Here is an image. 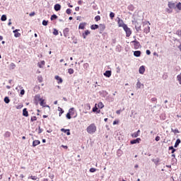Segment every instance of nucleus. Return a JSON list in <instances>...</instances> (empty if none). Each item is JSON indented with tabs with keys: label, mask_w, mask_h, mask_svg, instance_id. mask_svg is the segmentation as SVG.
<instances>
[{
	"label": "nucleus",
	"mask_w": 181,
	"mask_h": 181,
	"mask_svg": "<svg viewBox=\"0 0 181 181\" xmlns=\"http://www.w3.org/2000/svg\"><path fill=\"white\" fill-rule=\"evenodd\" d=\"M95 131H97V127L94 123L90 124L87 128H86V132L88 134H93L95 133Z\"/></svg>",
	"instance_id": "f257e3e1"
},
{
	"label": "nucleus",
	"mask_w": 181,
	"mask_h": 181,
	"mask_svg": "<svg viewBox=\"0 0 181 181\" xmlns=\"http://www.w3.org/2000/svg\"><path fill=\"white\" fill-rule=\"evenodd\" d=\"M123 29L126 33L127 37H129V36L132 35V31L131 30V28H128V25L124 26Z\"/></svg>",
	"instance_id": "f03ea898"
},
{
	"label": "nucleus",
	"mask_w": 181,
	"mask_h": 181,
	"mask_svg": "<svg viewBox=\"0 0 181 181\" xmlns=\"http://www.w3.org/2000/svg\"><path fill=\"white\" fill-rule=\"evenodd\" d=\"M130 43L134 46V49H136V50L141 47V43H139L136 40L132 41Z\"/></svg>",
	"instance_id": "7ed1b4c3"
},
{
	"label": "nucleus",
	"mask_w": 181,
	"mask_h": 181,
	"mask_svg": "<svg viewBox=\"0 0 181 181\" xmlns=\"http://www.w3.org/2000/svg\"><path fill=\"white\" fill-rule=\"evenodd\" d=\"M117 23L119 28H124V26L127 25V24L124 23V21H122L121 18H117Z\"/></svg>",
	"instance_id": "20e7f679"
},
{
	"label": "nucleus",
	"mask_w": 181,
	"mask_h": 181,
	"mask_svg": "<svg viewBox=\"0 0 181 181\" xmlns=\"http://www.w3.org/2000/svg\"><path fill=\"white\" fill-rule=\"evenodd\" d=\"M144 33H149V32H151V27H149V25H148V23H146L145 24H144Z\"/></svg>",
	"instance_id": "39448f33"
},
{
	"label": "nucleus",
	"mask_w": 181,
	"mask_h": 181,
	"mask_svg": "<svg viewBox=\"0 0 181 181\" xmlns=\"http://www.w3.org/2000/svg\"><path fill=\"white\" fill-rule=\"evenodd\" d=\"M70 30L69 29V28H66L64 30V36L65 37H69V36H70Z\"/></svg>",
	"instance_id": "423d86ee"
},
{
	"label": "nucleus",
	"mask_w": 181,
	"mask_h": 181,
	"mask_svg": "<svg viewBox=\"0 0 181 181\" xmlns=\"http://www.w3.org/2000/svg\"><path fill=\"white\" fill-rule=\"evenodd\" d=\"M141 142V138H137L130 141L131 145H135V144H139Z\"/></svg>",
	"instance_id": "0eeeda50"
},
{
	"label": "nucleus",
	"mask_w": 181,
	"mask_h": 181,
	"mask_svg": "<svg viewBox=\"0 0 181 181\" xmlns=\"http://www.w3.org/2000/svg\"><path fill=\"white\" fill-rule=\"evenodd\" d=\"M134 25H135V29L136 32L141 31V24H139V23L135 22Z\"/></svg>",
	"instance_id": "6e6552de"
},
{
	"label": "nucleus",
	"mask_w": 181,
	"mask_h": 181,
	"mask_svg": "<svg viewBox=\"0 0 181 181\" xmlns=\"http://www.w3.org/2000/svg\"><path fill=\"white\" fill-rule=\"evenodd\" d=\"M144 83H141L139 80H138L136 84V88H144Z\"/></svg>",
	"instance_id": "1a4fd4ad"
},
{
	"label": "nucleus",
	"mask_w": 181,
	"mask_h": 181,
	"mask_svg": "<svg viewBox=\"0 0 181 181\" xmlns=\"http://www.w3.org/2000/svg\"><path fill=\"white\" fill-rule=\"evenodd\" d=\"M54 9L57 12H59V11H60V9H62V6L60 4H57L54 6Z\"/></svg>",
	"instance_id": "9d476101"
},
{
	"label": "nucleus",
	"mask_w": 181,
	"mask_h": 181,
	"mask_svg": "<svg viewBox=\"0 0 181 181\" xmlns=\"http://www.w3.org/2000/svg\"><path fill=\"white\" fill-rule=\"evenodd\" d=\"M19 30H21L16 29V30H14L13 31V33H14L15 37H21V33H18Z\"/></svg>",
	"instance_id": "9b49d317"
},
{
	"label": "nucleus",
	"mask_w": 181,
	"mask_h": 181,
	"mask_svg": "<svg viewBox=\"0 0 181 181\" xmlns=\"http://www.w3.org/2000/svg\"><path fill=\"white\" fill-rule=\"evenodd\" d=\"M139 74H144V73H145V66H141L139 67Z\"/></svg>",
	"instance_id": "f8f14e48"
},
{
	"label": "nucleus",
	"mask_w": 181,
	"mask_h": 181,
	"mask_svg": "<svg viewBox=\"0 0 181 181\" xmlns=\"http://www.w3.org/2000/svg\"><path fill=\"white\" fill-rule=\"evenodd\" d=\"M168 8H170V9H175L176 4H175V3L170 1V2H168Z\"/></svg>",
	"instance_id": "ddd939ff"
},
{
	"label": "nucleus",
	"mask_w": 181,
	"mask_h": 181,
	"mask_svg": "<svg viewBox=\"0 0 181 181\" xmlns=\"http://www.w3.org/2000/svg\"><path fill=\"white\" fill-rule=\"evenodd\" d=\"M141 134V130H138L137 132L133 133L132 134V138H138V136Z\"/></svg>",
	"instance_id": "4468645a"
},
{
	"label": "nucleus",
	"mask_w": 181,
	"mask_h": 181,
	"mask_svg": "<svg viewBox=\"0 0 181 181\" xmlns=\"http://www.w3.org/2000/svg\"><path fill=\"white\" fill-rule=\"evenodd\" d=\"M88 35H90V31L88 30H86L84 33L82 34V36L83 37V39H86L87 36H88Z\"/></svg>",
	"instance_id": "2eb2a0df"
},
{
	"label": "nucleus",
	"mask_w": 181,
	"mask_h": 181,
	"mask_svg": "<svg viewBox=\"0 0 181 181\" xmlns=\"http://www.w3.org/2000/svg\"><path fill=\"white\" fill-rule=\"evenodd\" d=\"M99 29L100 30V33H101L102 32H104V30H105V25L100 24Z\"/></svg>",
	"instance_id": "dca6fc26"
},
{
	"label": "nucleus",
	"mask_w": 181,
	"mask_h": 181,
	"mask_svg": "<svg viewBox=\"0 0 181 181\" xmlns=\"http://www.w3.org/2000/svg\"><path fill=\"white\" fill-rule=\"evenodd\" d=\"M23 117H29V112H28V109L24 108L23 110Z\"/></svg>",
	"instance_id": "f3484780"
},
{
	"label": "nucleus",
	"mask_w": 181,
	"mask_h": 181,
	"mask_svg": "<svg viewBox=\"0 0 181 181\" xmlns=\"http://www.w3.org/2000/svg\"><path fill=\"white\" fill-rule=\"evenodd\" d=\"M37 145H40V141L39 140H35L33 142V146H37Z\"/></svg>",
	"instance_id": "a211bd4d"
},
{
	"label": "nucleus",
	"mask_w": 181,
	"mask_h": 181,
	"mask_svg": "<svg viewBox=\"0 0 181 181\" xmlns=\"http://www.w3.org/2000/svg\"><path fill=\"white\" fill-rule=\"evenodd\" d=\"M62 132H64L66 135H70V129H61Z\"/></svg>",
	"instance_id": "6ab92c4d"
},
{
	"label": "nucleus",
	"mask_w": 181,
	"mask_h": 181,
	"mask_svg": "<svg viewBox=\"0 0 181 181\" xmlns=\"http://www.w3.org/2000/svg\"><path fill=\"white\" fill-rule=\"evenodd\" d=\"M141 51H134V56H135V57H139L141 56Z\"/></svg>",
	"instance_id": "aec40b11"
},
{
	"label": "nucleus",
	"mask_w": 181,
	"mask_h": 181,
	"mask_svg": "<svg viewBox=\"0 0 181 181\" xmlns=\"http://www.w3.org/2000/svg\"><path fill=\"white\" fill-rule=\"evenodd\" d=\"M180 142H181L180 139H177L174 145V148H177V146H179V144H180Z\"/></svg>",
	"instance_id": "412c9836"
},
{
	"label": "nucleus",
	"mask_w": 181,
	"mask_h": 181,
	"mask_svg": "<svg viewBox=\"0 0 181 181\" xmlns=\"http://www.w3.org/2000/svg\"><path fill=\"white\" fill-rule=\"evenodd\" d=\"M104 76H105V77H111V71H106L104 73Z\"/></svg>",
	"instance_id": "4be33fe9"
},
{
	"label": "nucleus",
	"mask_w": 181,
	"mask_h": 181,
	"mask_svg": "<svg viewBox=\"0 0 181 181\" xmlns=\"http://www.w3.org/2000/svg\"><path fill=\"white\" fill-rule=\"evenodd\" d=\"M39 101H40V105H41V107H45V104H46L45 100L40 98Z\"/></svg>",
	"instance_id": "5701e85b"
},
{
	"label": "nucleus",
	"mask_w": 181,
	"mask_h": 181,
	"mask_svg": "<svg viewBox=\"0 0 181 181\" xmlns=\"http://www.w3.org/2000/svg\"><path fill=\"white\" fill-rule=\"evenodd\" d=\"M69 112L71 115H74L76 110H74V107H71L69 110Z\"/></svg>",
	"instance_id": "b1692460"
},
{
	"label": "nucleus",
	"mask_w": 181,
	"mask_h": 181,
	"mask_svg": "<svg viewBox=\"0 0 181 181\" xmlns=\"http://www.w3.org/2000/svg\"><path fill=\"white\" fill-rule=\"evenodd\" d=\"M98 28H99V26H98V25H97V24L92 25L90 26V29H91L92 30H95V29H98Z\"/></svg>",
	"instance_id": "393cba45"
},
{
	"label": "nucleus",
	"mask_w": 181,
	"mask_h": 181,
	"mask_svg": "<svg viewBox=\"0 0 181 181\" xmlns=\"http://www.w3.org/2000/svg\"><path fill=\"white\" fill-rule=\"evenodd\" d=\"M55 80H57L58 83H63V79H62V78H60L59 76H55Z\"/></svg>",
	"instance_id": "a878e982"
},
{
	"label": "nucleus",
	"mask_w": 181,
	"mask_h": 181,
	"mask_svg": "<svg viewBox=\"0 0 181 181\" xmlns=\"http://www.w3.org/2000/svg\"><path fill=\"white\" fill-rule=\"evenodd\" d=\"M37 65L40 67V69H42L43 66H45V61H41V62H39Z\"/></svg>",
	"instance_id": "bb28decb"
},
{
	"label": "nucleus",
	"mask_w": 181,
	"mask_h": 181,
	"mask_svg": "<svg viewBox=\"0 0 181 181\" xmlns=\"http://www.w3.org/2000/svg\"><path fill=\"white\" fill-rule=\"evenodd\" d=\"M4 103H6V104H9V103H11V100L9 99V97L6 96L4 98Z\"/></svg>",
	"instance_id": "cd10ccee"
},
{
	"label": "nucleus",
	"mask_w": 181,
	"mask_h": 181,
	"mask_svg": "<svg viewBox=\"0 0 181 181\" xmlns=\"http://www.w3.org/2000/svg\"><path fill=\"white\" fill-rule=\"evenodd\" d=\"M85 27H86V23H81L79 24L78 29H84Z\"/></svg>",
	"instance_id": "c85d7f7f"
},
{
	"label": "nucleus",
	"mask_w": 181,
	"mask_h": 181,
	"mask_svg": "<svg viewBox=\"0 0 181 181\" xmlns=\"http://www.w3.org/2000/svg\"><path fill=\"white\" fill-rule=\"evenodd\" d=\"M168 149L169 151H172L171 153H175V152H176V149L173 148V146H170Z\"/></svg>",
	"instance_id": "c756f323"
},
{
	"label": "nucleus",
	"mask_w": 181,
	"mask_h": 181,
	"mask_svg": "<svg viewBox=\"0 0 181 181\" xmlns=\"http://www.w3.org/2000/svg\"><path fill=\"white\" fill-rule=\"evenodd\" d=\"M168 149L169 151H172L171 153H175V152H176V149L173 148V146H170Z\"/></svg>",
	"instance_id": "7c9ffc66"
},
{
	"label": "nucleus",
	"mask_w": 181,
	"mask_h": 181,
	"mask_svg": "<svg viewBox=\"0 0 181 181\" xmlns=\"http://www.w3.org/2000/svg\"><path fill=\"white\" fill-rule=\"evenodd\" d=\"M168 149L169 151H172L171 153H175V152H176V149L173 148V146H170Z\"/></svg>",
	"instance_id": "2f4dec72"
},
{
	"label": "nucleus",
	"mask_w": 181,
	"mask_h": 181,
	"mask_svg": "<svg viewBox=\"0 0 181 181\" xmlns=\"http://www.w3.org/2000/svg\"><path fill=\"white\" fill-rule=\"evenodd\" d=\"M6 19H7L6 15L4 14L1 16V21H2V22H5V21H6Z\"/></svg>",
	"instance_id": "473e14b6"
},
{
	"label": "nucleus",
	"mask_w": 181,
	"mask_h": 181,
	"mask_svg": "<svg viewBox=\"0 0 181 181\" xmlns=\"http://www.w3.org/2000/svg\"><path fill=\"white\" fill-rule=\"evenodd\" d=\"M58 111H59V117H61L62 114H63V112H64L63 109L62 107H58Z\"/></svg>",
	"instance_id": "72a5a7b5"
},
{
	"label": "nucleus",
	"mask_w": 181,
	"mask_h": 181,
	"mask_svg": "<svg viewBox=\"0 0 181 181\" xmlns=\"http://www.w3.org/2000/svg\"><path fill=\"white\" fill-rule=\"evenodd\" d=\"M177 80L179 83V84H181V74L177 76Z\"/></svg>",
	"instance_id": "f704fd0d"
},
{
	"label": "nucleus",
	"mask_w": 181,
	"mask_h": 181,
	"mask_svg": "<svg viewBox=\"0 0 181 181\" xmlns=\"http://www.w3.org/2000/svg\"><path fill=\"white\" fill-rule=\"evenodd\" d=\"M98 108H100V109L104 108V104H103L102 102H100V103L98 104Z\"/></svg>",
	"instance_id": "c9c22d12"
},
{
	"label": "nucleus",
	"mask_w": 181,
	"mask_h": 181,
	"mask_svg": "<svg viewBox=\"0 0 181 181\" xmlns=\"http://www.w3.org/2000/svg\"><path fill=\"white\" fill-rule=\"evenodd\" d=\"M171 132H173L174 134H180V132L177 129H171Z\"/></svg>",
	"instance_id": "e433bc0d"
},
{
	"label": "nucleus",
	"mask_w": 181,
	"mask_h": 181,
	"mask_svg": "<svg viewBox=\"0 0 181 181\" xmlns=\"http://www.w3.org/2000/svg\"><path fill=\"white\" fill-rule=\"evenodd\" d=\"M50 19L51 21H54V19H57V16H56V14H53L52 16H51Z\"/></svg>",
	"instance_id": "4c0bfd02"
},
{
	"label": "nucleus",
	"mask_w": 181,
	"mask_h": 181,
	"mask_svg": "<svg viewBox=\"0 0 181 181\" xmlns=\"http://www.w3.org/2000/svg\"><path fill=\"white\" fill-rule=\"evenodd\" d=\"M68 73H69V74H73L74 73V69H71V68L69 69H68Z\"/></svg>",
	"instance_id": "58836bf2"
},
{
	"label": "nucleus",
	"mask_w": 181,
	"mask_h": 181,
	"mask_svg": "<svg viewBox=\"0 0 181 181\" xmlns=\"http://www.w3.org/2000/svg\"><path fill=\"white\" fill-rule=\"evenodd\" d=\"M4 136H6V138H9V136H11V132H6L4 134Z\"/></svg>",
	"instance_id": "ea45409f"
},
{
	"label": "nucleus",
	"mask_w": 181,
	"mask_h": 181,
	"mask_svg": "<svg viewBox=\"0 0 181 181\" xmlns=\"http://www.w3.org/2000/svg\"><path fill=\"white\" fill-rule=\"evenodd\" d=\"M115 17V13H112V12H110V18L111 19H114V18Z\"/></svg>",
	"instance_id": "a19ab883"
},
{
	"label": "nucleus",
	"mask_w": 181,
	"mask_h": 181,
	"mask_svg": "<svg viewBox=\"0 0 181 181\" xmlns=\"http://www.w3.org/2000/svg\"><path fill=\"white\" fill-rule=\"evenodd\" d=\"M95 21L96 22H98V21H101V17H100V16H96L95 17Z\"/></svg>",
	"instance_id": "79ce46f5"
},
{
	"label": "nucleus",
	"mask_w": 181,
	"mask_h": 181,
	"mask_svg": "<svg viewBox=\"0 0 181 181\" xmlns=\"http://www.w3.org/2000/svg\"><path fill=\"white\" fill-rule=\"evenodd\" d=\"M97 171V169L94 168H91L90 170H89V172H90V173H94V172H96Z\"/></svg>",
	"instance_id": "37998d69"
},
{
	"label": "nucleus",
	"mask_w": 181,
	"mask_h": 181,
	"mask_svg": "<svg viewBox=\"0 0 181 181\" xmlns=\"http://www.w3.org/2000/svg\"><path fill=\"white\" fill-rule=\"evenodd\" d=\"M176 8H177V9H178L179 11H181V3H180V2L178 3V4H177Z\"/></svg>",
	"instance_id": "c03bdc74"
},
{
	"label": "nucleus",
	"mask_w": 181,
	"mask_h": 181,
	"mask_svg": "<svg viewBox=\"0 0 181 181\" xmlns=\"http://www.w3.org/2000/svg\"><path fill=\"white\" fill-rule=\"evenodd\" d=\"M53 35L57 36V35H59V31L57 29H54Z\"/></svg>",
	"instance_id": "a18cd8bd"
},
{
	"label": "nucleus",
	"mask_w": 181,
	"mask_h": 181,
	"mask_svg": "<svg viewBox=\"0 0 181 181\" xmlns=\"http://www.w3.org/2000/svg\"><path fill=\"white\" fill-rule=\"evenodd\" d=\"M49 21H46V20H43L42 21V25L43 26H47V23Z\"/></svg>",
	"instance_id": "49530a36"
},
{
	"label": "nucleus",
	"mask_w": 181,
	"mask_h": 181,
	"mask_svg": "<svg viewBox=\"0 0 181 181\" xmlns=\"http://www.w3.org/2000/svg\"><path fill=\"white\" fill-rule=\"evenodd\" d=\"M176 35H177V36H179V37L181 38V30H177Z\"/></svg>",
	"instance_id": "de8ad7c7"
},
{
	"label": "nucleus",
	"mask_w": 181,
	"mask_h": 181,
	"mask_svg": "<svg viewBox=\"0 0 181 181\" xmlns=\"http://www.w3.org/2000/svg\"><path fill=\"white\" fill-rule=\"evenodd\" d=\"M37 119V117L36 116L32 117L30 119L31 122H33L34 121H36Z\"/></svg>",
	"instance_id": "09e8293b"
},
{
	"label": "nucleus",
	"mask_w": 181,
	"mask_h": 181,
	"mask_svg": "<svg viewBox=\"0 0 181 181\" xmlns=\"http://www.w3.org/2000/svg\"><path fill=\"white\" fill-rule=\"evenodd\" d=\"M86 108L88 110H91V106L90 105V104L88 103L86 105Z\"/></svg>",
	"instance_id": "8fccbe9b"
},
{
	"label": "nucleus",
	"mask_w": 181,
	"mask_h": 181,
	"mask_svg": "<svg viewBox=\"0 0 181 181\" xmlns=\"http://www.w3.org/2000/svg\"><path fill=\"white\" fill-rule=\"evenodd\" d=\"M66 118L68 119H71V115L69 113V112L66 114Z\"/></svg>",
	"instance_id": "3c124183"
},
{
	"label": "nucleus",
	"mask_w": 181,
	"mask_h": 181,
	"mask_svg": "<svg viewBox=\"0 0 181 181\" xmlns=\"http://www.w3.org/2000/svg\"><path fill=\"white\" fill-rule=\"evenodd\" d=\"M128 9H129V11H134V6L133 5H129L128 6Z\"/></svg>",
	"instance_id": "603ef678"
},
{
	"label": "nucleus",
	"mask_w": 181,
	"mask_h": 181,
	"mask_svg": "<svg viewBox=\"0 0 181 181\" xmlns=\"http://www.w3.org/2000/svg\"><path fill=\"white\" fill-rule=\"evenodd\" d=\"M66 13H67V15H70V13H71V9L70 8L66 9Z\"/></svg>",
	"instance_id": "864d4df0"
},
{
	"label": "nucleus",
	"mask_w": 181,
	"mask_h": 181,
	"mask_svg": "<svg viewBox=\"0 0 181 181\" xmlns=\"http://www.w3.org/2000/svg\"><path fill=\"white\" fill-rule=\"evenodd\" d=\"M10 67H11L12 69H15V67H16V65H15V64H13V63H11V64H10Z\"/></svg>",
	"instance_id": "5fc2aeb1"
},
{
	"label": "nucleus",
	"mask_w": 181,
	"mask_h": 181,
	"mask_svg": "<svg viewBox=\"0 0 181 181\" xmlns=\"http://www.w3.org/2000/svg\"><path fill=\"white\" fill-rule=\"evenodd\" d=\"M43 132V129L40 128V127H38V134H42Z\"/></svg>",
	"instance_id": "6e6d98bb"
},
{
	"label": "nucleus",
	"mask_w": 181,
	"mask_h": 181,
	"mask_svg": "<svg viewBox=\"0 0 181 181\" xmlns=\"http://www.w3.org/2000/svg\"><path fill=\"white\" fill-rule=\"evenodd\" d=\"M163 80H166V78H168V74H164L163 75Z\"/></svg>",
	"instance_id": "4d7b16f0"
},
{
	"label": "nucleus",
	"mask_w": 181,
	"mask_h": 181,
	"mask_svg": "<svg viewBox=\"0 0 181 181\" xmlns=\"http://www.w3.org/2000/svg\"><path fill=\"white\" fill-rule=\"evenodd\" d=\"M30 178L32 179V180H37V177L36 176H30Z\"/></svg>",
	"instance_id": "13d9d810"
},
{
	"label": "nucleus",
	"mask_w": 181,
	"mask_h": 181,
	"mask_svg": "<svg viewBox=\"0 0 181 181\" xmlns=\"http://www.w3.org/2000/svg\"><path fill=\"white\" fill-rule=\"evenodd\" d=\"M49 177H50L52 179V180H53L54 179V174H49Z\"/></svg>",
	"instance_id": "bf43d9fd"
},
{
	"label": "nucleus",
	"mask_w": 181,
	"mask_h": 181,
	"mask_svg": "<svg viewBox=\"0 0 181 181\" xmlns=\"http://www.w3.org/2000/svg\"><path fill=\"white\" fill-rule=\"evenodd\" d=\"M156 142H159V141H160V137L159 136H157L156 137Z\"/></svg>",
	"instance_id": "052dcab7"
},
{
	"label": "nucleus",
	"mask_w": 181,
	"mask_h": 181,
	"mask_svg": "<svg viewBox=\"0 0 181 181\" xmlns=\"http://www.w3.org/2000/svg\"><path fill=\"white\" fill-rule=\"evenodd\" d=\"M88 63H85L84 64H83V67H84V69H87L88 67Z\"/></svg>",
	"instance_id": "680f3d73"
},
{
	"label": "nucleus",
	"mask_w": 181,
	"mask_h": 181,
	"mask_svg": "<svg viewBox=\"0 0 181 181\" xmlns=\"http://www.w3.org/2000/svg\"><path fill=\"white\" fill-rule=\"evenodd\" d=\"M20 94H21V95H25V90L22 89V90H21Z\"/></svg>",
	"instance_id": "e2e57ef3"
},
{
	"label": "nucleus",
	"mask_w": 181,
	"mask_h": 181,
	"mask_svg": "<svg viewBox=\"0 0 181 181\" xmlns=\"http://www.w3.org/2000/svg\"><path fill=\"white\" fill-rule=\"evenodd\" d=\"M146 54H148V56H149V54H151V51L149 49H147L146 51Z\"/></svg>",
	"instance_id": "0e129e2a"
},
{
	"label": "nucleus",
	"mask_w": 181,
	"mask_h": 181,
	"mask_svg": "<svg viewBox=\"0 0 181 181\" xmlns=\"http://www.w3.org/2000/svg\"><path fill=\"white\" fill-rule=\"evenodd\" d=\"M97 110H98V108L97 107H93V112H95V111H97Z\"/></svg>",
	"instance_id": "69168bd1"
},
{
	"label": "nucleus",
	"mask_w": 181,
	"mask_h": 181,
	"mask_svg": "<svg viewBox=\"0 0 181 181\" xmlns=\"http://www.w3.org/2000/svg\"><path fill=\"white\" fill-rule=\"evenodd\" d=\"M168 13H172V9L171 8H167Z\"/></svg>",
	"instance_id": "338daca9"
},
{
	"label": "nucleus",
	"mask_w": 181,
	"mask_h": 181,
	"mask_svg": "<svg viewBox=\"0 0 181 181\" xmlns=\"http://www.w3.org/2000/svg\"><path fill=\"white\" fill-rule=\"evenodd\" d=\"M30 16H35V12H32L30 13Z\"/></svg>",
	"instance_id": "774afa93"
}]
</instances>
